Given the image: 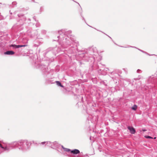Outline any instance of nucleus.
<instances>
[{
    "label": "nucleus",
    "instance_id": "nucleus-7",
    "mask_svg": "<svg viewBox=\"0 0 157 157\" xmlns=\"http://www.w3.org/2000/svg\"><path fill=\"white\" fill-rule=\"evenodd\" d=\"M42 39L37 38L34 40L33 42V46L34 47H37L42 44Z\"/></svg>",
    "mask_w": 157,
    "mask_h": 157
},
{
    "label": "nucleus",
    "instance_id": "nucleus-1",
    "mask_svg": "<svg viewBox=\"0 0 157 157\" xmlns=\"http://www.w3.org/2000/svg\"><path fill=\"white\" fill-rule=\"evenodd\" d=\"M59 35L57 36L59 44L63 48H68L64 51L67 53L75 54L77 52H82L83 51L79 50L78 46L79 42L77 40L75 36L72 33L71 30H66L62 29L58 32Z\"/></svg>",
    "mask_w": 157,
    "mask_h": 157
},
{
    "label": "nucleus",
    "instance_id": "nucleus-33",
    "mask_svg": "<svg viewBox=\"0 0 157 157\" xmlns=\"http://www.w3.org/2000/svg\"><path fill=\"white\" fill-rule=\"evenodd\" d=\"M57 49V48H54V50H56V49Z\"/></svg>",
    "mask_w": 157,
    "mask_h": 157
},
{
    "label": "nucleus",
    "instance_id": "nucleus-12",
    "mask_svg": "<svg viewBox=\"0 0 157 157\" xmlns=\"http://www.w3.org/2000/svg\"><path fill=\"white\" fill-rule=\"evenodd\" d=\"M128 128L132 134H134L135 133L136 130L133 127H128Z\"/></svg>",
    "mask_w": 157,
    "mask_h": 157
},
{
    "label": "nucleus",
    "instance_id": "nucleus-11",
    "mask_svg": "<svg viewBox=\"0 0 157 157\" xmlns=\"http://www.w3.org/2000/svg\"><path fill=\"white\" fill-rule=\"evenodd\" d=\"M9 144H10V143L6 144H5L3 146L0 143V147L2 148L3 149L4 151H9L11 150L10 149L9 150H7V145Z\"/></svg>",
    "mask_w": 157,
    "mask_h": 157
},
{
    "label": "nucleus",
    "instance_id": "nucleus-20",
    "mask_svg": "<svg viewBox=\"0 0 157 157\" xmlns=\"http://www.w3.org/2000/svg\"><path fill=\"white\" fill-rule=\"evenodd\" d=\"M124 48H129V47H131V48H136L137 49H138V48H137L136 47H134V46H128V47H124Z\"/></svg>",
    "mask_w": 157,
    "mask_h": 157
},
{
    "label": "nucleus",
    "instance_id": "nucleus-43",
    "mask_svg": "<svg viewBox=\"0 0 157 157\" xmlns=\"http://www.w3.org/2000/svg\"><path fill=\"white\" fill-rule=\"evenodd\" d=\"M32 37H33L32 35L31 36Z\"/></svg>",
    "mask_w": 157,
    "mask_h": 157
},
{
    "label": "nucleus",
    "instance_id": "nucleus-6",
    "mask_svg": "<svg viewBox=\"0 0 157 157\" xmlns=\"http://www.w3.org/2000/svg\"><path fill=\"white\" fill-rule=\"evenodd\" d=\"M61 149H62L64 150V151L66 152H70V151L71 153H72L75 155H77L80 153V151L77 149H74L73 150H71L70 149L66 148L64 147L63 145L61 146Z\"/></svg>",
    "mask_w": 157,
    "mask_h": 157
},
{
    "label": "nucleus",
    "instance_id": "nucleus-40",
    "mask_svg": "<svg viewBox=\"0 0 157 157\" xmlns=\"http://www.w3.org/2000/svg\"><path fill=\"white\" fill-rule=\"evenodd\" d=\"M72 1H74V2H75V1H74L73 0ZM75 2H76V1H75Z\"/></svg>",
    "mask_w": 157,
    "mask_h": 157
},
{
    "label": "nucleus",
    "instance_id": "nucleus-2",
    "mask_svg": "<svg viewBox=\"0 0 157 157\" xmlns=\"http://www.w3.org/2000/svg\"><path fill=\"white\" fill-rule=\"evenodd\" d=\"M31 144V142L27 140H21L11 142L10 144H8L7 149L9 150L17 148L20 150L25 151L29 149Z\"/></svg>",
    "mask_w": 157,
    "mask_h": 157
},
{
    "label": "nucleus",
    "instance_id": "nucleus-26",
    "mask_svg": "<svg viewBox=\"0 0 157 157\" xmlns=\"http://www.w3.org/2000/svg\"><path fill=\"white\" fill-rule=\"evenodd\" d=\"M145 137L147 138H152L150 136H145Z\"/></svg>",
    "mask_w": 157,
    "mask_h": 157
},
{
    "label": "nucleus",
    "instance_id": "nucleus-22",
    "mask_svg": "<svg viewBox=\"0 0 157 157\" xmlns=\"http://www.w3.org/2000/svg\"><path fill=\"white\" fill-rule=\"evenodd\" d=\"M123 70L126 73H128V70L127 68H123Z\"/></svg>",
    "mask_w": 157,
    "mask_h": 157
},
{
    "label": "nucleus",
    "instance_id": "nucleus-24",
    "mask_svg": "<svg viewBox=\"0 0 157 157\" xmlns=\"http://www.w3.org/2000/svg\"><path fill=\"white\" fill-rule=\"evenodd\" d=\"M117 72L119 74H121V70H117Z\"/></svg>",
    "mask_w": 157,
    "mask_h": 157
},
{
    "label": "nucleus",
    "instance_id": "nucleus-37",
    "mask_svg": "<svg viewBox=\"0 0 157 157\" xmlns=\"http://www.w3.org/2000/svg\"><path fill=\"white\" fill-rule=\"evenodd\" d=\"M77 3L78 5H79L80 6V5H79V3H77Z\"/></svg>",
    "mask_w": 157,
    "mask_h": 157
},
{
    "label": "nucleus",
    "instance_id": "nucleus-31",
    "mask_svg": "<svg viewBox=\"0 0 157 157\" xmlns=\"http://www.w3.org/2000/svg\"><path fill=\"white\" fill-rule=\"evenodd\" d=\"M142 130L143 132H145L147 131V130L146 129H144V128H143Z\"/></svg>",
    "mask_w": 157,
    "mask_h": 157
},
{
    "label": "nucleus",
    "instance_id": "nucleus-38",
    "mask_svg": "<svg viewBox=\"0 0 157 157\" xmlns=\"http://www.w3.org/2000/svg\"><path fill=\"white\" fill-rule=\"evenodd\" d=\"M82 18H83V19L84 20H85L84 18L83 17H82Z\"/></svg>",
    "mask_w": 157,
    "mask_h": 157
},
{
    "label": "nucleus",
    "instance_id": "nucleus-15",
    "mask_svg": "<svg viewBox=\"0 0 157 157\" xmlns=\"http://www.w3.org/2000/svg\"><path fill=\"white\" fill-rule=\"evenodd\" d=\"M92 118L93 119V120H91V121L93 123H94L96 122L98 120L97 117L96 116H93Z\"/></svg>",
    "mask_w": 157,
    "mask_h": 157
},
{
    "label": "nucleus",
    "instance_id": "nucleus-4",
    "mask_svg": "<svg viewBox=\"0 0 157 157\" xmlns=\"http://www.w3.org/2000/svg\"><path fill=\"white\" fill-rule=\"evenodd\" d=\"M17 16L19 18V20L18 21L17 24L13 26V28L20 31L23 29L22 25L26 23L25 22L26 18L24 15L22 14H18Z\"/></svg>",
    "mask_w": 157,
    "mask_h": 157
},
{
    "label": "nucleus",
    "instance_id": "nucleus-16",
    "mask_svg": "<svg viewBox=\"0 0 157 157\" xmlns=\"http://www.w3.org/2000/svg\"><path fill=\"white\" fill-rule=\"evenodd\" d=\"M138 49V50H139V51H140L141 52H142L144 53H145V54H147V55L149 56H153V55H154V56H157V55H155V54H152V55H150L149 54H148V53H147V52H145L142 50H141L140 49Z\"/></svg>",
    "mask_w": 157,
    "mask_h": 157
},
{
    "label": "nucleus",
    "instance_id": "nucleus-17",
    "mask_svg": "<svg viewBox=\"0 0 157 157\" xmlns=\"http://www.w3.org/2000/svg\"><path fill=\"white\" fill-rule=\"evenodd\" d=\"M46 83H47L48 84H53V83H55L54 82H52V80H48V79H46Z\"/></svg>",
    "mask_w": 157,
    "mask_h": 157
},
{
    "label": "nucleus",
    "instance_id": "nucleus-8",
    "mask_svg": "<svg viewBox=\"0 0 157 157\" xmlns=\"http://www.w3.org/2000/svg\"><path fill=\"white\" fill-rule=\"evenodd\" d=\"M36 67L40 69L44 72H47L48 68L47 66L45 65L39 64L36 66Z\"/></svg>",
    "mask_w": 157,
    "mask_h": 157
},
{
    "label": "nucleus",
    "instance_id": "nucleus-28",
    "mask_svg": "<svg viewBox=\"0 0 157 157\" xmlns=\"http://www.w3.org/2000/svg\"><path fill=\"white\" fill-rule=\"evenodd\" d=\"M140 71H141L140 70V69H138L137 70V73H140Z\"/></svg>",
    "mask_w": 157,
    "mask_h": 157
},
{
    "label": "nucleus",
    "instance_id": "nucleus-36",
    "mask_svg": "<svg viewBox=\"0 0 157 157\" xmlns=\"http://www.w3.org/2000/svg\"><path fill=\"white\" fill-rule=\"evenodd\" d=\"M32 0L33 1V2H35L34 0Z\"/></svg>",
    "mask_w": 157,
    "mask_h": 157
},
{
    "label": "nucleus",
    "instance_id": "nucleus-14",
    "mask_svg": "<svg viewBox=\"0 0 157 157\" xmlns=\"http://www.w3.org/2000/svg\"><path fill=\"white\" fill-rule=\"evenodd\" d=\"M54 83H56V84L58 86H60L61 87H63V86L61 84V82L59 81H55Z\"/></svg>",
    "mask_w": 157,
    "mask_h": 157
},
{
    "label": "nucleus",
    "instance_id": "nucleus-30",
    "mask_svg": "<svg viewBox=\"0 0 157 157\" xmlns=\"http://www.w3.org/2000/svg\"><path fill=\"white\" fill-rule=\"evenodd\" d=\"M83 157H89L88 155H84Z\"/></svg>",
    "mask_w": 157,
    "mask_h": 157
},
{
    "label": "nucleus",
    "instance_id": "nucleus-13",
    "mask_svg": "<svg viewBox=\"0 0 157 157\" xmlns=\"http://www.w3.org/2000/svg\"><path fill=\"white\" fill-rule=\"evenodd\" d=\"M14 53V52L12 51H8L4 53L5 54L8 55H13Z\"/></svg>",
    "mask_w": 157,
    "mask_h": 157
},
{
    "label": "nucleus",
    "instance_id": "nucleus-32",
    "mask_svg": "<svg viewBox=\"0 0 157 157\" xmlns=\"http://www.w3.org/2000/svg\"><path fill=\"white\" fill-rule=\"evenodd\" d=\"M33 19L35 20L36 21V18H35V17H33Z\"/></svg>",
    "mask_w": 157,
    "mask_h": 157
},
{
    "label": "nucleus",
    "instance_id": "nucleus-29",
    "mask_svg": "<svg viewBox=\"0 0 157 157\" xmlns=\"http://www.w3.org/2000/svg\"><path fill=\"white\" fill-rule=\"evenodd\" d=\"M36 27H38L39 26V23H37L36 25Z\"/></svg>",
    "mask_w": 157,
    "mask_h": 157
},
{
    "label": "nucleus",
    "instance_id": "nucleus-9",
    "mask_svg": "<svg viewBox=\"0 0 157 157\" xmlns=\"http://www.w3.org/2000/svg\"><path fill=\"white\" fill-rule=\"evenodd\" d=\"M27 45L24 44V45H16L15 44H11L10 46V47L12 48V49L13 50H16L17 49L18 50V48H20L22 47H25Z\"/></svg>",
    "mask_w": 157,
    "mask_h": 157
},
{
    "label": "nucleus",
    "instance_id": "nucleus-23",
    "mask_svg": "<svg viewBox=\"0 0 157 157\" xmlns=\"http://www.w3.org/2000/svg\"><path fill=\"white\" fill-rule=\"evenodd\" d=\"M17 4V3L16 2H13L12 3V5L13 6L16 5Z\"/></svg>",
    "mask_w": 157,
    "mask_h": 157
},
{
    "label": "nucleus",
    "instance_id": "nucleus-35",
    "mask_svg": "<svg viewBox=\"0 0 157 157\" xmlns=\"http://www.w3.org/2000/svg\"><path fill=\"white\" fill-rule=\"evenodd\" d=\"M28 20H29V21H30V19H29Z\"/></svg>",
    "mask_w": 157,
    "mask_h": 157
},
{
    "label": "nucleus",
    "instance_id": "nucleus-34",
    "mask_svg": "<svg viewBox=\"0 0 157 157\" xmlns=\"http://www.w3.org/2000/svg\"><path fill=\"white\" fill-rule=\"evenodd\" d=\"M100 71H102L103 70L102 69H100Z\"/></svg>",
    "mask_w": 157,
    "mask_h": 157
},
{
    "label": "nucleus",
    "instance_id": "nucleus-27",
    "mask_svg": "<svg viewBox=\"0 0 157 157\" xmlns=\"http://www.w3.org/2000/svg\"><path fill=\"white\" fill-rule=\"evenodd\" d=\"M40 10L41 11H43V8L42 7H40Z\"/></svg>",
    "mask_w": 157,
    "mask_h": 157
},
{
    "label": "nucleus",
    "instance_id": "nucleus-25",
    "mask_svg": "<svg viewBox=\"0 0 157 157\" xmlns=\"http://www.w3.org/2000/svg\"><path fill=\"white\" fill-rule=\"evenodd\" d=\"M95 29L97 30V31H99V30H98V29ZM101 32V31H100ZM101 32L102 33H104V34H105L107 36H108L110 38H111V39H112L109 36H108V35H107V34H105V33H104L103 32H101Z\"/></svg>",
    "mask_w": 157,
    "mask_h": 157
},
{
    "label": "nucleus",
    "instance_id": "nucleus-10",
    "mask_svg": "<svg viewBox=\"0 0 157 157\" xmlns=\"http://www.w3.org/2000/svg\"><path fill=\"white\" fill-rule=\"evenodd\" d=\"M52 144V142H51L50 141H45L42 142L40 144L42 145H45V146H47L50 147H51V145Z\"/></svg>",
    "mask_w": 157,
    "mask_h": 157
},
{
    "label": "nucleus",
    "instance_id": "nucleus-41",
    "mask_svg": "<svg viewBox=\"0 0 157 157\" xmlns=\"http://www.w3.org/2000/svg\"><path fill=\"white\" fill-rule=\"evenodd\" d=\"M72 1H74V2H75V1H74L73 0ZM75 2H76V1H75Z\"/></svg>",
    "mask_w": 157,
    "mask_h": 157
},
{
    "label": "nucleus",
    "instance_id": "nucleus-18",
    "mask_svg": "<svg viewBox=\"0 0 157 157\" xmlns=\"http://www.w3.org/2000/svg\"><path fill=\"white\" fill-rule=\"evenodd\" d=\"M137 108V106L136 105H134L132 108V109L134 110H136Z\"/></svg>",
    "mask_w": 157,
    "mask_h": 157
},
{
    "label": "nucleus",
    "instance_id": "nucleus-21",
    "mask_svg": "<svg viewBox=\"0 0 157 157\" xmlns=\"http://www.w3.org/2000/svg\"><path fill=\"white\" fill-rule=\"evenodd\" d=\"M62 51V50H61L60 48H58V49H57V53L60 52Z\"/></svg>",
    "mask_w": 157,
    "mask_h": 157
},
{
    "label": "nucleus",
    "instance_id": "nucleus-3",
    "mask_svg": "<svg viewBox=\"0 0 157 157\" xmlns=\"http://www.w3.org/2000/svg\"><path fill=\"white\" fill-rule=\"evenodd\" d=\"M83 52L84 59L87 61L90 62L92 64L96 60V56L98 55L96 48L92 46L84 50Z\"/></svg>",
    "mask_w": 157,
    "mask_h": 157
},
{
    "label": "nucleus",
    "instance_id": "nucleus-39",
    "mask_svg": "<svg viewBox=\"0 0 157 157\" xmlns=\"http://www.w3.org/2000/svg\"><path fill=\"white\" fill-rule=\"evenodd\" d=\"M10 14H12V13L11 12H10Z\"/></svg>",
    "mask_w": 157,
    "mask_h": 157
},
{
    "label": "nucleus",
    "instance_id": "nucleus-19",
    "mask_svg": "<svg viewBox=\"0 0 157 157\" xmlns=\"http://www.w3.org/2000/svg\"><path fill=\"white\" fill-rule=\"evenodd\" d=\"M41 33L42 34H46V31L45 30H42L41 31Z\"/></svg>",
    "mask_w": 157,
    "mask_h": 157
},
{
    "label": "nucleus",
    "instance_id": "nucleus-5",
    "mask_svg": "<svg viewBox=\"0 0 157 157\" xmlns=\"http://www.w3.org/2000/svg\"><path fill=\"white\" fill-rule=\"evenodd\" d=\"M61 146L57 142L55 141L52 142L51 148L55 149L59 152H60V150L61 151Z\"/></svg>",
    "mask_w": 157,
    "mask_h": 157
},
{
    "label": "nucleus",
    "instance_id": "nucleus-42",
    "mask_svg": "<svg viewBox=\"0 0 157 157\" xmlns=\"http://www.w3.org/2000/svg\"><path fill=\"white\" fill-rule=\"evenodd\" d=\"M106 69H108V68H106Z\"/></svg>",
    "mask_w": 157,
    "mask_h": 157
}]
</instances>
